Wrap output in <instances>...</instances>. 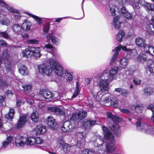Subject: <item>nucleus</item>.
<instances>
[{"mask_svg": "<svg viewBox=\"0 0 154 154\" xmlns=\"http://www.w3.org/2000/svg\"><path fill=\"white\" fill-rule=\"evenodd\" d=\"M7 9L8 11L12 13H18V10L17 9H14L12 7L9 6L6 4L4 7Z\"/></svg>", "mask_w": 154, "mask_h": 154, "instance_id": "a18cd8bd", "label": "nucleus"}, {"mask_svg": "<svg viewBox=\"0 0 154 154\" xmlns=\"http://www.w3.org/2000/svg\"><path fill=\"white\" fill-rule=\"evenodd\" d=\"M64 140V139L63 136L59 137L57 139V146L59 147H62L63 148V150L65 153H66L69 150L70 148L72 146L65 143Z\"/></svg>", "mask_w": 154, "mask_h": 154, "instance_id": "6e6552de", "label": "nucleus"}, {"mask_svg": "<svg viewBox=\"0 0 154 154\" xmlns=\"http://www.w3.org/2000/svg\"><path fill=\"white\" fill-rule=\"evenodd\" d=\"M148 109L151 110L152 112V119L154 123V106L151 104L148 107Z\"/></svg>", "mask_w": 154, "mask_h": 154, "instance_id": "603ef678", "label": "nucleus"}, {"mask_svg": "<svg viewBox=\"0 0 154 154\" xmlns=\"http://www.w3.org/2000/svg\"><path fill=\"white\" fill-rule=\"evenodd\" d=\"M35 144H41L43 143V140L41 137H37L36 138L34 137Z\"/></svg>", "mask_w": 154, "mask_h": 154, "instance_id": "de8ad7c7", "label": "nucleus"}, {"mask_svg": "<svg viewBox=\"0 0 154 154\" xmlns=\"http://www.w3.org/2000/svg\"><path fill=\"white\" fill-rule=\"evenodd\" d=\"M138 3L142 6H146L147 2L144 0H139L138 1Z\"/></svg>", "mask_w": 154, "mask_h": 154, "instance_id": "052dcab7", "label": "nucleus"}, {"mask_svg": "<svg viewBox=\"0 0 154 154\" xmlns=\"http://www.w3.org/2000/svg\"><path fill=\"white\" fill-rule=\"evenodd\" d=\"M60 98V96L59 93L57 92H55L54 93H52V99H58Z\"/></svg>", "mask_w": 154, "mask_h": 154, "instance_id": "3c124183", "label": "nucleus"}, {"mask_svg": "<svg viewBox=\"0 0 154 154\" xmlns=\"http://www.w3.org/2000/svg\"><path fill=\"white\" fill-rule=\"evenodd\" d=\"M24 13L34 19L35 20L36 23L39 25H41L42 24L43 22L45 21L43 19H44L45 18L39 17L27 11H25Z\"/></svg>", "mask_w": 154, "mask_h": 154, "instance_id": "a211bd4d", "label": "nucleus"}, {"mask_svg": "<svg viewBox=\"0 0 154 154\" xmlns=\"http://www.w3.org/2000/svg\"><path fill=\"white\" fill-rule=\"evenodd\" d=\"M137 54V51L134 49H129L127 51V55H129L131 58L135 56Z\"/></svg>", "mask_w": 154, "mask_h": 154, "instance_id": "a19ab883", "label": "nucleus"}, {"mask_svg": "<svg viewBox=\"0 0 154 154\" xmlns=\"http://www.w3.org/2000/svg\"><path fill=\"white\" fill-rule=\"evenodd\" d=\"M125 33L123 30H120L119 33L117 35L116 39L119 42L122 41V38L125 37Z\"/></svg>", "mask_w": 154, "mask_h": 154, "instance_id": "e433bc0d", "label": "nucleus"}, {"mask_svg": "<svg viewBox=\"0 0 154 154\" xmlns=\"http://www.w3.org/2000/svg\"><path fill=\"white\" fill-rule=\"evenodd\" d=\"M31 53V49L30 50L29 48H26L22 52V56L24 57H30Z\"/></svg>", "mask_w": 154, "mask_h": 154, "instance_id": "72a5a7b5", "label": "nucleus"}, {"mask_svg": "<svg viewBox=\"0 0 154 154\" xmlns=\"http://www.w3.org/2000/svg\"><path fill=\"white\" fill-rule=\"evenodd\" d=\"M110 12L113 17L112 24L116 29H119L121 26L122 23L119 20L120 17L119 10L118 8L115 6L109 5Z\"/></svg>", "mask_w": 154, "mask_h": 154, "instance_id": "20e7f679", "label": "nucleus"}, {"mask_svg": "<svg viewBox=\"0 0 154 154\" xmlns=\"http://www.w3.org/2000/svg\"><path fill=\"white\" fill-rule=\"evenodd\" d=\"M15 143L17 147H23L25 145V137L20 135L17 136L15 138Z\"/></svg>", "mask_w": 154, "mask_h": 154, "instance_id": "f8f14e48", "label": "nucleus"}, {"mask_svg": "<svg viewBox=\"0 0 154 154\" xmlns=\"http://www.w3.org/2000/svg\"><path fill=\"white\" fill-rule=\"evenodd\" d=\"M14 13L16 14H15L14 16L13 17L14 19L15 20H17L20 19L21 17V16L20 14L19 11H18V12L17 13Z\"/></svg>", "mask_w": 154, "mask_h": 154, "instance_id": "4d7b16f0", "label": "nucleus"}, {"mask_svg": "<svg viewBox=\"0 0 154 154\" xmlns=\"http://www.w3.org/2000/svg\"><path fill=\"white\" fill-rule=\"evenodd\" d=\"M107 116L108 118L111 119L114 123V124L112 125V127H110V129L114 132L116 135L117 136H120L121 134V131L119 130L120 127L117 123H114V119H116V117L111 112H107Z\"/></svg>", "mask_w": 154, "mask_h": 154, "instance_id": "423d86ee", "label": "nucleus"}, {"mask_svg": "<svg viewBox=\"0 0 154 154\" xmlns=\"http://www.w3.org/2000/svg\"><path fill=\"white\" fill-rule=\"evenodd\" d=\"M121 49L123 51H126L127 54V51L129 50V49H128L126 46H122V45H120L119 46L116 47L114 49L112 50V51L115 52V53L113 54L112 57L110 61V64H112L116 61L117 57L119 54V51Z\"/></svg>", "mask_w": 154, "mask_h": 154, "instance_id": "0eeeda50", "label": "nucleus"}, {"mask_svg": "<svg viewBox=\"0 0 154 154\" xmlns=\"http://www.w3.org/2000/svg\"><path fill=\"white\" fill-rule=\"evenodd\" d=\"M39 94L46 99H51L52 97V93L45 90H40L39 92Z\"/></svg>", "mask_w": 154, "mask_h": 154, "instance_id": "aec40b11", "label": "nucleus"}, {"mask_svg": "<svg viewBox=\"0 0 154 154\" xmlns=\"http://www.w3.org/2000/svg\"><path fill=\"white\" fill-rule=\"evenodd\" d=\"M50 24L48 22L46 23L43 26V32L44 34H47L49 30Z\"/></svg>", "mask_w": 154, "mask_h": 154, "instance_id": "c03bdc74", "label": "nucleus"}, {"mask_svg": "<svg viewBox=\"0 0 154 154\" xmlns=\"http://www.w3.org/2000/svg\"><path fill=\"white\" fill-rule=\"evenodd\" d=\"M22 88H23L24 91L26 93L28 94L31 97H33L34 96L33 94H31L30 92H32L31 90L32 86L30 85H25L22 86Z\"/></svg>", "mask_w": 154, "mask_h": 154, "instance_id": "4be33fe9", "label": "nucleus"}, {"mask_svg": "<svg viewBox=\"0 0 154 154\" xmlns=\"http://www.w3.org/2000/svg\"><path fill=\"white\" fill-rule=\"evenodd\" d=\"M40 49L39 47L32 48L31 49V53L34 56L36 57H40L41 56Z\"/></svg>", "mask_w": 154, "mask_h": 154, "instance_id": "7c9ffc66", "label": "nucleus"}, {"mask_svg": "<svg viewBox=\"0 0 154 154\" xmlns=\"http://www.w3.org/2000/svg\"><path fill=\"white\" fill-rule=\"evenodd\" d=\"M111 100V95L109 93H106L103 94L101 98V100L105 103H108Z\"/></svg>", "mask_w": 154, "mask_h": 154, "instance_id": "cd10ccee", "label": "nucleus"}, {"mask_svg": "<svg viewBox=\"0 0 154 154\" xmlns=\"http://www.w3.org/2000/svg\"><path fill=\"white\" fill-rule=\"evenodd\" d=\"M0 37H2L5 38L10 39L11 37L8 33L6 31L0 32Z\"/></svg>", "mask_w": 154, "mask_h": 154, "instance_id": "ea45409f", "label": "nucleus"}, {"mask_svg": "<svg viewBox=\"0 0 154 154\" xmlns=\"http://www.w3.org/2000/svg\"><path fill=\"white\" fill-rule=\"evenodd\" d=\"M48 128L50 129L55 130L58 128V124L55 119L51 116H48L45 119Z\"/></svg>", "mask_w": 154, "mask_h": 154, "instance_id": "9d476101", "label": "nucleus"}, {"mask_svg": "<svg viewBox=\"0 0 154 154\" xmlns=\"http://www.w3.org/2000/svg\"><path fill=\"white\" fill-rule=\"evenodd\" d=\"M12 30L17 35H20L22 29L21 25L18 24H14L12 27Z\"/></svg>", "mask_w": 154, "mask_h": 154, "instance_id": "5701e85b", "label": "nucleus"}, {"mask_svg": "<svg viewBox=\"0 0 154 154\" xmlns=\"http://www.w3.org/2000/svg\"><path fill=\"white\" fill-rule=\"evenodd\" d=\"M119 68L116 66L112 67L109 71V74L108 80L110 81H112L117 77Z\"/></svg>", "mask_w": 154, "mask_h": 154, "instance_id": "9b49d317", "label": "nucleus"}, {"mask_svg": "<svg viewBox=\"0 0 154 154\" xmlns=\"http://www.w3.org/2000/svg\"><path fill=\"white\" fill-rule=\"evenodd\" d=\"M8 85L6 82L2 80H0V89H4L8 87Z\"/></svg>", "mask_w": 154, "mask_h": 154, "instance_id": "49530a36", "label": "nucleus"}, {"mask_svg": "<svg viewBox=\"0 0 154 154\" xmlns=\"http://www.w3.org/2000/svg\"><path fill=\"white\" fill-rule=\"evenodd\" d=\"M146 6L148 10L153 11L154 10V6L153 4L147 3Z\"/></svg>", "mask_w": 154, "mask_h": 154, "instance_id": "864d4df0", "label": "nucleus"}, {"mask_svg": "<svg viewBox=\"0 0 154 154\" xmlns=\"http://www.w3.org/2000/svg\"><path fill=\"white\" fill-rule=\"evenodd\" d=\"M5 94L8 96V98H11L12 96V93L11 91L7 90L5 93Z\"/></svg>", "mask_w": 154, "mask_h": 154, "instance_id": "338daca9", "label": "nucleus"}, {"mask_svg": "<svg viewBox=\"0 0 154 154\" xmlns=\"http://www.w3.org/2000/svg\"><path fill=\"white\" fill-rule=\"evenodd\" d=\"M87 116V112L85 111H76L73 113L70 121H66L63 123L61 128L63 132L72 131L78 127L79 122L85 118Z\"/></svg>", "mask_w": 154, "mask_h": 154, "instance_id": "f03ea898", "label": "nucleus"}, {"mask_svg": "<svg viewBox=\"0 0 154 154\" xmlns=\"http://www.w3.org/2000/svg\"><path fill=\"white\" fill-rule=\"evenodd\" d=\"M51 41L53 43L57 46L60 43L59 39L54 35L51 37Z\"/></svg>", "mask_w": 154, "mask_h": 154, "instance_id": "79ce46f5", "label": "nucleus"}, {"mask_svg": "<svg viewBox=\"0 0 154 154\" xmlns=\"http://www.w3.org/2000/svg\"><path fill=\"white\" fill-rule=\"evenodd\" d=\"M34 137H25V145L27 146H32L35 144Z\"/></svg>", "mask_w": 154, "mask_h": 154, "instance_id": "c756f323", "label": "nucleus"}, {"mask_svg": "<svg viewBox=\"0 0 154 154\" xmlns=\"http://www.w3.org/2000/svg\"><path fill=\"white\" fill-rule=\"evenodd\" d=\"M149 88L146 87L143 90L144 93L146 95H149L151 93L150 89Z\"/></svg>", "mask_w": 154, "mask_h": 154, "instance_id": "0e129e2a", "label": "nucleus"}, {"mask_svg": "<svg viewBox=\"0 0 154 154\" xmlns=\"http://www.w3.org/2000/svg\"><path fill=\"white\" fill-rule=\"evenodd\" d=\"M28 116L26 114H23L20 118L18 122L17 128H20L23 126L26 122Z\"/></svg>", "mask_w": 154, "mask_h": 154, "instance_id": "f3484780", "label": "nucleus"}, {"mask_svg": "<svg viewBox=\"0 0 154 154\" xmlns=\"http://www.w3.org/2000/svg\"><path fill=\"white\" fill-rule=\"evenodd\" d=\"M119 62L121 66H125L128 64V60L127 58L123 57L120 60Z\"/></svg>", "mask_w": 154, "mask_h": 154, "instance_id": "4c0bfd02", "label": "nucleus"}, {"mask_svg": "<svg viewBox=\"0 0 154 154\" xmlns=\"http://www.w3.org/2000/svg\"><path fill=\"white\" fill-rule=\"evenodd\" d=\"M96 122L90 119L84 120L82 122V126L86 129H89L95 124Z\"/></svg>", "mask_w": 154, "mask_h": 154, "instance_id": "2eb2a0df", "label": "nucleus"}, {"mask_svg": "<svg viewBox=\"0 0 154 154\" xmlns=\"http://www.w3.org/2000/svg\"><path fill=\"white\" fill-rule=\"evenodd\" d=\"M101 91L103 92L107 91L109 88V83L107 79H101L99 82Z\"/></svg>", "mask_w": 154, "mask_h": 154, "instance_id": "ddd939ff", "label": "nucleus"}, {"mask_svg": "<svg viewBox=\"0 0 154 154\" xmlns=\"http://www.w3.org/2000/svg\"><path fill=\"white\" fill-rule=\"evenodd\" d=\"M50 66L42 64L38 66L39 73L42 75H50L54 72L57 76H61L63 73V69L60 64L54 60L51 59L49 61Z\"/></svg>", "mask_w": 154, "mask_h": 154, "instance_id": "f257e3e1", "label": "nucleus"}, {"mask_svg": "<svg viewBox=\"0 0 154 154\" xmlns=\"http://www.w3.org/2000/svg\"><path fill=\"white\" fill-rule=\"evenodd\" d=\"M135 42L137 46L143 47L144 49V48L146 45H146V41L144 39L141 38L139 37L135 39Z\"/></svg>", "mask_w": 154, "mask_h": 154, "instance_id": "6ab92c4d", "label": "nucleus"}, {"mask_svg": "<svg viewBox=\"0 0 154 154\" xmlns=\"http://www.w3.org/2000/svg\"><path fill=\"white\" fill-rule=\"evenodd\" d=\"M71 18V17H66L57 18L56 19L55 22H60L61 20H63L64 19H67V18Z\"/></svg>", "mask_w": 154, "mask_h": 154, "instance_id": "69168bd1", "label": "nucleus"}, {"mask_svg": "<svg viewBox=\"0 0 154 154\" xmlns=\"http://www.w3.org/2000/svg\"><path fill=\"white\" fill-rule=\"evenodd\" d=\"M14 110L13 109H10L9 113L5 116L6 118L11 120L13 119L14 113Z\"/></svg>", "mask_w": 154, "mask_h": 154, "instance_id": "c9c22d12", "label": "nucleus"}, {"mask_svg": "<svg viewBox=\"0 0 154 154\" xmlns=\"http://www.w3.org/2000/svg\"><path fill=\"white\" fill-rule=\"evenodd\" d=\"M117 3L120 5H122L126 2H128L131 5H132L135 2V0H116Z\"/></svg>", "mask_w": 154, "mask_h": 154, "instance_id": "f704fd0d", "label": "nucleus"}, {"mask_svg": "<svg viewBox=\"0 0 154 154\" xmlns=\"http://www.w3.org/2000/svg\"><path fill=\"white\" fill-rule=\"evenodd\" d=\"M138 3L134 2L133 4H132L131 5L132 6L134 10H137L139 8V5Z\"/></svg>", "mask_w": 154, "mask_h": 154, "instance_id": "bf43d9fd", "label": "nucleus"}, {"mask_svg": "<svg viewBox=\"0 0 154 154\" xmlns=\"http://www.w3.org/2000/svg\"><path fill=\"white\" fill-rule=\"evenodd\" d=\"M144 51L147 53L154 56V46L150 45H146L144 48Z\"/></svg>", "mask_w": 154, "mask_h": 154, "instance_id": "bb28decb", "label": "nucleus"}, {"mask_svg": "<svg viewBox=\"0 0 154 154\" xmlns=\"http://www.w3.org/2000/svg\"><path fill=\"white\" fill-rule=\"evenodd\" d=\"M102 128L105 138L106 151L108 153L112 152L116 149L114 135L106 127L103 126Z\"/></svg>", "mask_w": 154, "mask_h": 154, "instance_id": "7ed1b4c3", "label": "nucleus"}, {"mask_svg": "<svg viewBox=\"0 0 154 154\" xmlns=\"http://www.w3.org/2000/svg\"><path fill=\"white\" fill-rule=\"evenodd\" d=\"M19 72L22 75H26L28 74V70L26 67L23 65H19L18 66Z\"/></svg>", "mask_w": 154, "mask_h": 154, "instance_id": "b1692460", "label": "nucleus"}, {"mask_svg": "<svg viewBox=\"0 0 154 154\" xmlns=\"http://www.w3.org/2000/svg\"><path fill=\"white\" fill-rule=\"evenodd\" d=\"M0 22L2 25L7 26H8L10 23V20L6 18H4L1 20Z\"/></svg>", "mask_w": 154, "mask_h": 154, "instance_id": "37998d69", "label": "nucleus"}, {"mask_svg": "<svg viewBox=\"0 0 154 154\" xmlns=\"http://www.w3.org/2000/svg\"><path fill=\"white\" fill-rule=\"evenodd\" d=\"M128 93V90L122 89L120 94L124 96H126L127 95Z\"/></svg>", "mask_w": 154, "mask_h": 154, "instance_id": "774afa93", "label": "nucleus"}, {"mask_svg": "<svg viewBox=\"0 0 154 154\" xmlns=\"http://www.w3.org/2000/svg\"><path fill=\"white\" fill-rule=\"evenodd\" d=\"M149 60L148 56L145 54H140L137 56V61L142 62L147 61Z\"/></svg>", "mask_w": 154, "mask_h": 154, "instance_id": "393cba45", "label": "nucleus"}, {"mask_svg": "<svg viewBox=\"0 0 154 154\" xmlns=\"http://www.w3.org/2000/svg\"><path fill=\"white\" fill-rule=\"evenodd\" d=\"M52 34L48 33L46 35V42L49 43L50 42V39L51 40V37L52 36Z\"/></svg>", "mask_w": 154, "mask_h": 154, "instance_id": "e2e57ef3", "label": "nucleus"}, {"mask_svg": "<svg viewBox=\"0 0 154 154\" xmlns=\"http://www.w3.org/2000/svg\"><path fill=\"white\" fill-rule=\"evenodd\" d=\"M111 105L114 107H117L119 104V100H116L112 102L111 103Z\"/></svg>", "mask_w": 154, "mask_h": 154, "instance_id": "13d9d810", "label": "nucleus"}, {"mask_svg": "<svg viewBox=\"0 0 154 154\" xmlns=\"http://www.w3.org/2000/svg\"><path fill=\"white\" fill-rule=\"evenodd\" d=\"M136 126L138 130L146 134H152L153 133V127L147 124H141V121L140 119L137 120Z\"/></svg>", "mask_w": 154, "mask_h": 154, "instance_id": "39448f33", "label": "nucleus"}, {"mask_svg": "<svg viewBox=\"0 0 154 154\" xmlns=\"http://www.w3.org/2000/svg\"><path fill=\"white\" fill-rule=\"evenodd\" d=\"M8 144L6 141L2 143H0V149L5 147Z\"/></svg>", "mask_w": 154, "mask_h": 154, "instance_id": "680f3d73", "label": "nucleus"}, {"mask_svg": "<svg viewBox=\"0 0 154 154\" xmlns=\"http://www.w3.org/2000/svg\"><path fill=\"white\" fill-rule=\"evenodd\" d=\"M65 74L67 78V80L68 82H70L73 80V72H71L67 70H66L65 71Z\"/></svg>", "mask_w": 154, "mask_h": 154, "instance_id": "2f4dec72", "label": "nucleus"}, {"mask_svg": "<svg viewBox=\"0 0 154 154\" xmlns=\"http://www.w3.org/2000/svg\"><path fill=\"white\" fill-rule=\"evenodd\" d=\"M133 82L136 85L140 84L141 82V80L140 79H138L136 76L134 78Z\"/></svg>", "mask_w": 154, "mask_h": 154, "instance_id": "6e6d98bb", "label": "nucleus"}, {"mask_svg": "<svg viewBox=\"0 0 154 154\" xmlns=\"http://www.w3.org/2000/svg\"><path fill=\"white\" fill-rule=\"evenodd\" d=\"M88 154H97L98 153L101 154L102 152H100L99 150L98 151L95 152L93 149H88Z\"/></svg>", "mask_w": 154, "mask_h": 154, "instance_id": "5fc2aeb1", "label": "nucleus"}, {"mask_svg": "<svg viewBox=\"0 0 154 154\" xmlns=\"http://www.w3.org/2000/svg\"><path fill=\"white\" fill-rule=\"evenodd\" d=\"M120 11L123 16L126 19H131L132 17V15L124 7H122Z\"/></svg>", "mask_w": 154, "mask_h": 154, "instance_id": "412c9836", "label": "nucleus"}, {"mask_svg": "<svg viewBox=\"0 0 154 154\" xmlns=\"http://www.w3.org/2000/svg\"><path fill=\"white\" fill-rule=\"evenodd\" d=\"M35 131L37 134H43L46 131V127L43 125H38L36 127Z\"/></svg>", "mask_w": 154, "mask_h": 154, "instance_id": "a878e982", "label": "nucleus"}, {"mask_svg": "<svg viewBox=\"0 0 154 154\" xmlns=\"http://www.w3.org/2000/svg\"><path fill=\"white\" fill-rule=\"evenodd\" d=\"M105 142V141L101 138L97 139L95 141L93 142V144L95 147H98V149L101 152H103V144Z\"/></svg>", "mask_w": 154, "mask_h": 154, "instance_id": "4468645a", "label": "nucleus"}, {"mask_svg": "<svg viewBox=\"0 0 154 154\" xmlns=\"http://www.w3.org/2000/svg\"><path fill=\"white\" fill-rule=\"evenodd\" d=\"M77 137L76 146L79 148L83 146V143L85 141L86 134L84 132H78L77 134Z\"/></svg>", "mask_w": 154, "mask_h": 154, "instance_id": "1a4fd4ad", "label": "nucleus"}, {"mask_svg": "<svg viewBox=\"0 0 154 154\" xmlns=\"http://www.w3.org/2000/svg\"><path fill=\"white\" fill-rule=\"evenodd\" d=\"M31 26L30 22L27 20H25L22 23V29L24 30L27 31L29 30Z\"/></svg>", "mask_w": 154, "mask_h": 154, "instance_id": "c85d7f7f", "label": "nucleus"}, {"mask_svg": "<svg viewBox=\"0 0 154 154\" xmlns=\"http://www.w3.org/2000/svg\"><path fill=\"white\" fill-rule=\"evenodd\" d=\"M146 30L149 34H152L154 33V24L149 23L146 27Z\"/></svg>", "mask_w": 154, "mask_h": 154, "instance_id": "473e14b6", "label": "nucleus"}, {"mask_svg": "<svg viewBox=\"0 0 154 154\" xmlns=\"http://www.w3.org/2000/svg\"><path fill=\"white\" fill-rule=\"evenodd\" d=\"M38 114L37 112L32 113L31 115V118L32 121L34 122H37L38 120Z\"/></svg>", "mask_w": 154, "mask_h": 154, "instance_id": "58836bf2", "label": "nucleus"}, {"mask_svg": "<svg viewBox=\"0 0 154 154\" xmlns=\"http://www.w3.org/2000/svg\"><path fill=\"white\" fill-rule=\"evenodd\" d=\"M129 107L130 109L132 110H135L136 112H138L139 111H137V109L140 108V106L137 104H136V105L134 104H131L130 106Z\"/></svg>", "mask_w": 154, "mask_h": 154, "instance_id": "09e8293b", "label": "nucleus"}, {"mask_svg": "<svg viewBox=\"0 0 154 154\" xmlns=\"http://www.w3.org/2000/svg\"><path fill=\"white\" fill-rule=\"evenodd\" d=\"M48 112L51 113L55 115H61L63 114L62 110L57 107H50L48 108Z\"/></svg>", "mask_w": 154, "mask_h": 154, "instance_id": "dca6fc26", "label": "nucleus"}, {"mask_svg": "<svg viewBox=\"0 0 154 154\" xmlns=\"http://www.w3.org/2000/svg\"><path fill=\"white\" fill-rule=\"evenodd\" d=\"M27 43L30 44H37L39 43V42L38 40L35 39H32L28 40L27 41Z\"/></svg>", "mask_w": 154, "mask_h": 154, "instance_id": "8fccbe9b", "label": "nucleus"}]
</instances>
